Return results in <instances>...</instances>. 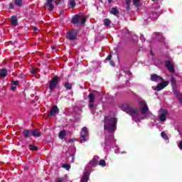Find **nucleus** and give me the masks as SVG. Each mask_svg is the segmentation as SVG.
<instances>
[{"label":"nucleus","instance_id":"13","mask_svg":"<svg viewBox=\"0 0 182 182\" xmlns=\"http://www.w3.org/2000/svg\"><path fill=\"white\" fill-rule=\"evenodd\" d=\"M23 136L25 139H29V137H32V129H24L23 131Z\"/></svg>","mask_w":182,"mask_h":182},{"label":"nucleus","instance_id":"45","mask_svg":"<svg viewBox=\"0 0 182 182\" xmlns=\"http://www.w3.org/2000/svg\"><path fill=\"white\" fill-rule=\"evenodd\" d=\"M72 163H75V155H72Z\"/></svg>","mask_w":182,"mask_h":182},{"label":"nucleus","instance_id":"39","mask_svg":"<svg viewBox=\"0 0 182 182\" xmlns=\"http://www.w3.org/2000/svg\"><path fill=\"white\" fill-rule=\"evenodd\" d=\"M36 70H38V69L33 68L31 70V73H33V75H35L36 73Z\"/></svg>","mask_w":182,"mask_h":182},{"label":"nucleus","instance_id":"29","mask_svg":"<svg viewBox=\"0 0 182 182\" xmlns=\"http://www.w3.org/2000/svg\"><path fill=\"white\" fill-rule=\"evenodd\" d=\"M111 14L112 15H117L119 14V10H117V8H112L111 10Z\"/></svg>","mask_w":182,"mask_h":182},{"label":"nucleus","instance_id":"2","mask_svg":"<svg viewBox=\"0 0 182 182\" xmlns=\"http://www.w3.org/2000/svg\"><path fill=\"white\" fill-rule=\"evenodd\" d=\"M121 109L122 110H123V112H125L127 114H129V116H131L132 120H134V119H138L140 114L139 109H137L136 108H134V107H133L130 104H127V103L123 104L121 106Z\"/></svg>","mask_w":182,"mask_h":182},{"label":"nucleus","instance_id":"35","mask_svg":"<svg viewBox=\"0 0 182 182\" xmlns=\"http://www.w3.org/2000/svg\"><path fill=\"white\" fill-rule=\"evenodd\" d=\"M63 168H65V170H70V165L68 164H63Z\"/></svg>","mask_w":182,"mask_h":182},{"label":"nucleus","instance_id":"28","mask_svg":"<svg viewBox=\"0 0 182 182\" xmlns=\"http://www.w3.org/2000/svg\"><path fill=\"white\" fill-rule=\"evenodd\" d=\"M110 23H112V21L109 18H105L104 20V25L105 26H110Z\"/></svg>","mask_w":182,"mask_h":182},{"label":"nucleus","instance_id":"8","mask_svg":"<svg viewBox=\"0 0 182 182\" xmlns=\"http://www.w3.org/2000/svg\"><path fill=\"white\" fill-rule=\"evenodd\" d=\"M168 115V111L167 109H161L159 115L160 122H164L167 120V116Z\"/></svg>","mask_w":182,"mask_h":182},{"label":"nucleus","instance_id":"16","mask_svg":"<svg viewBox=\"0 0 182 182\" xmlns=\"http://www.w3.org/2000/svg\"><path fill=\"white\" fill-rule=\"evenodd\" d=\"M80 19V15L79 14H76L75 15L72 19H71V22L72 23H73L74 25H76L77 23H79V20Z\"/></svg>","mask_w":182,"mask_h":182},{"label":"nucleus","instance_id":"33","mask_svg":"<svg viewBox=\"0 0 182 182\" xmlns=\"http://www.w3.org/2000/svg\"><path fill=\"white\" fill-rule=\"evenodd\" d=\"M161 136L164 140H168V136H167V134H166L164 132H161Z\"/></svg>","mask_w":182,"mask_h":182},{"label":"nucleus","instance_id":"49","mask_svg":"<svg viewBox=\"0 0 182 182\" xmlns=\"http://www.w3.org/2000/svg\"><path fill=\"white\" fill-rule=\"evenodd\" d=\"M60 15H63V11H60Z\"/></svg>","mask_w":182,"mask_h":182},{"label":"nucleus","instance_id":"48","mask_svg":"<svg viewBox=\"0 0 182 182\" xmlns=\"http://www.w3.org/2000/svg\"><path fill=\"white\" fill-rule=\"evenodd\" d=\"M113 0H108V3L109 4H112V1Z\"/></svg>","mask_w":182,"mask_h":182},{"label":"nucleus","instance_id":"51","mask_svg":"<svg viewBox=\"0 0 182 182\" xmlns=\"http://www.w3.org/2000/svg\"><path fill=\"white\" fill-rule=\"evenodd\" d=\"M53 50H55V47H52Z\"/></svg>","mask_w":182,"mask_h":182},{"label":"nucleus","instance_id":"50","mask_svg":"<svg viewBox=\"0 0 182 182\" xmlns=\"http://www.w3.org/2000/svg\"><path fill=\"white\" fill-rule=\"evenodd\" d=\"M156 35H160V33H155Z\"/></svg>","mask_w":182,"mask_h":182},{"label":"nucleus","instance_id":"10","mask_svg":"<svg viewBox=\"0 0 182 182\" xmlns=\"http://www.w3.org/2000/svg\"><path fill=\"white\" fill-rule=\"evenodd\" d=\"M165 68L171 72V73H175L176 70L174 69V65L171 63L170 60H166L165 61Z\"/></svg>","mask_w":182,"mask_h":182},{"label":"nucleus","instance_id":"43","mask_svg":"<svg viewBox=\"0 0 182 182\" xmlns=\"http://www.w3.org/2000/svg\"><path fill=\"white\" fill-rule=\"evenodd\" d=\"M109 65H111V66H114V61L113 60H109Z\"/></svg>","mask_w":182,"mask_h":182},{"label":"nucleus","instance_id":"17","mask_svg":"<svg viewBox=\"0 0 182 182\" xmlns=\"http://www.w3.org/2000/svg\"><path fill=\"white\" fill-rule=\"evenodd\" d=\"M89 181V172L85 171L80 179V182H87Z\"/></svg>","mask_w":182,"mask_h":182},{"label":"nucleus","instance_id":"38","mask_svg":"<svg viewBox=\"0 0 182 182\" xmlns=\"http://www.w3.org/2000/svg\"><path fill=\"white\" fill-rule=\"evenodd\" d=\"M55 182H63V178H55Z\"/></svg>","mask_w":182,"mask_h":182},{"label":"nucleus","instance_id":"15","mask_svg":"<svg viewBox=\"0 0 182 182\" xmlns=\"http://www.w3.org/2000/svg\"><path fill=\"white\" fill-rule=\"evenodd\" d=\"M151 80L152 82H159V80H164V79L159 76L157 74H152L151 75Z\"/></svg>","mask_w":182,"mask_h":182},{"label":"nucleus","instance_id":"3","mask_svg":"<svg viewBox=\"0 0 182 182\" xmlns=\"http://www.w3.org/2000/svg\"><path fill=\"white\" fill-rule=\"evenodd\" d=\"M59 76L55 75L54 76V77H53L50 82V92H53V90H55V88L56 87V86H58V84L59 83Z\"/></svg>","mask_w":182,"mask_h":182},{"label":"nucleus","instance_id":"41","mask_svg":"<svg viewBox=\"0 0 182 182\" xmlns=\"http://www.w3.org/2000/svg\"><path fill=\"white\" fill-rule=\"evenodd\" d=\"M14 3H10L9 4V9H14Z\"/></svg>","mask_w":182,"mask_h":182},{"label":"nucleus","instance_id":"44","mask_svg":"<svg viewBox=\"0 0 182 182\" xmlns=\"http://www.w3.org/2000/svg\"><path fill=\"white\" fill-rule=\"evenodd\" d=\"M11 90H15V89H16V85H14L11 84Z\"/></svg>","mask_w":182,"mask_h":182},{"label":"nucleus","instance_id":"27","mask_svg":"<svg viewBox=\"0 0 182 182\" xmlns=\"http://www.w3.org/2000/svg\"><path fill=\"white\" fill-rule=\"evenodd\" d=\"M133 5L135 6V8L139 9V7L140 6V0H133Z\"/></svg>","mask_w":182,"mask_h":182},{"label":"nucleus","instance_id":"19","mask_svg":"<svg viewBox=\"0 0 182 182\" xmlns=\"http://www.w3.org/2000/svg\"><path fill=\"white\" fill-rule=\"evenodd\" d=\"M8 75V70L6 68H3L0 71V76L1 77H5Z\"/></svg>","mask_w":182,"mask_h":182},{"label":"nucleus","instance_id":"20","mask_svg":"<svg viewBox=\"0 0 182 182\" xmlns=\"http://www.w3.org/2000/svg\"><path fill=\"white\" fill-rule=\"evenodd\" d=\"M132 3V0H125V4H126V11L127 12L130 11V4Z\"/></svg>","mask_w":182,"mask_h":182},{"label":"nucleus","instance_id":"37","mask_svg":"<svg viewBox=\"0 0 182 182\" xmlns=\"http://www.w3.org/2000/svg\"><path fill=\"white\" fill-rule=\"evenodd\" d=\"M11 85L14 86H18L19 85V81H12Z\"/></svg>","mask_w":182,"mask_h":182},{"label":"nucleus","instance_id":"14","mask_svg":"<svg viewBox=\"0 0 182 182\" xmlns=\"http://www.w3.org/2000/svg\"><path fill=\"white\" fill-rule=\"evenodd\" d=\"M99 156H95L92 160L90 161V164L92 166V167H96L99 163Z\"/></svg>","mask_w":182,"mask_h":182},{"label":"nucleus","instance_id":"5","mask_svg":"<svg viewBox=\"0 0 182 182\" xmlns=\"http://www.w3.org/2000/svg\"><path fill=\"white\" fill-rule=\"evenodd\" d=\"M67 39L69 41H76L77 39V31H70L67 33Z\"/></svg>","mask_w":182,"mask_h":182},{"label":"nucleus","instance_id":"32","mask_svg":"<svg viewBox=\"0 0 182 182\" xmlns=\"http://www.w3.org/2000/svg\"><path fill=\"white\" fill-rule=\"evenodd\" d=\"M99 166H101V167H106V161L101 159L99 161Z\"/></svg>","mask_w":182,"mask_h":182},{"label":"nucleus","instance_id":"11","mask_svg":"<svg viewBox=\"0 0 182 182\" xmlns=\"http://www.w3.org/2000/svg\"><path fill=\"white\" fill-rule=\"evenodd\" d=\"M166 86H168V81L162 80L161 82L156 85V90L160 92V90H163V89H164V87H166Z\"/></svg>","mask_w":182,"mask_h":182},{"label":"nucleus","instance_id":"26","mask_svg":"<svg viewBox=\"0 0 182 182\" xmlns=\"http://www.w3.org/2000/svg\"><path fill=\"white\" fill-rule=\"evenodd\" d=\"M29 150H31V151H36L38 150H39V147L36 146L34 145L30 144L29 145Z\"/></svg>","mask_w":182,"mask_h":182},{"label":"nucleus","instance_id":"47","mask_svg":"<svg viewBox=\"0 0 182 182\" xmlns=\"http://www.w3.org/2000/svg\"><path fill=\"white\" fill-rule=\"evenodd\" d=\"M33 31H38V28L33 27Z\"/></svg>","mask_w":182,"mask_h":182},{"label":"nucleus","instance_id":"6","mask_svg":"<svg viewBox=\"0 0 182 182\" xmlns=\"http://www.w3.org/2000/svg\"><path fill=\"white\" fill-rule=\"evenodd\" d=\"M56 114H59V108L58 107V105H53L50 108V112L48 114V116L49 118H50L56 116Z\"/></svg>","mask_w":182,"mask_h":182},{"label":"nucleus","instance_id":"36","mask_svg":"<svg viewBox=\"0 0 182 182\" xmlns=\"http://www.w3.org/2000/svg\"><path fill=\"white\" fill-rule=\"evenodd\" d=\"M86 21H87V17H82L81 18V24L84 25V23H86Z\"/></svg>","mask_w":182,"mask_h":182},{"label":"nucleus","instance_id":"40","mask_svg":"<svg viewBox=\"0 0 182 182\" xmlns=\"http://www.w3.org/2000/svg\"><path fill=\"white\" fill-rule=\"evenodd\" d=\"M105 60H112V55H108V56L106 58Z\"/></svg>","mask_w":182,"mask_h":182},{"label":"nucleus","instance_id":"12","mask_svg":"<svg viewBox=\"0 0 182 182\" xmlns=\"http://www.w3.org/2000/svg\"><path fill=\"white\" fill-rule=\"evenodd\" d=\"M47 2L44 4V8H48V11H53V8H55V6H53V0H46Z\"/></svg>","mask_w":182,"mask_h":182},{"label":"nucleus","instance_id":"30","mask_svg":"<svg viewBox=\"0 0 182 182\" xmlns=\"http://www.w3.org/2000/svg\"><path fill=\"white\" fill-rule=\"evenodd\" d=\"M113 139H114L113 135L106 136L105 137V144H107L108 141H112V140H113Z\"/></svg>","mask_w":182,"mask_h":182},{"label":"nucleus","instance_id":"18","mask_svg":"<svg viewBox=\"0 0 182 182\" xmlns=\"http://www.w3.org/2000/svg\"><path fill=\"white\" fill-rule=\"evenodd\" d=\"M31 136H33V137H41V132H39V129H35L32 130Z\"/></svg>","mask_w":182,"mask_h":182},{"label":"nucleus","instance_id":"34","mask_svg":"<svg viewBox=\"0 0 182 182\" xmlns=\"http://www.w3.org/2000/svg\"><path fill=\"white\" fill-rule=\"evenodd\" d=\"M173 94L177 97H180V91L176 90V88L173 89Z\"/></svg>","mask_w":182,"mask_h":182},{"label":"nucleus","instance_id":"46","mask_svg":"<svg viewBox=\"0 0 182 182\" xmlns=\"http://www.w3.org/2000/svg\"><path fill=\"white\" fill-rule=\"evenodd\" d=\"M140 39H141V41H144H144H146V38H144V37L143 36H141L140 37Z\"/></svg>","mask_w":182,"mask_h":182},{"label":"nucleus","instance_id":"31","mask_svg":"<svg viewBox=\"0 0 182 182\" xmlns=\"http://www.w3.org/2000/svg\"><path fill=\"white\" fill-rule=\"evenodd\" d=\"M14 2L16 6H21L23 4L22 0H14Z\"/></svg>","mask_w":182,"mask_h":182},{"label":"nucleus","instance_id":"22","mask_svg":"<svg viewBox=\"0 0 182 182\" xmlns=\"http://www.w3.org/2000/svg\"><path fill=\"white\" fill-rule=\"evenodd\" d=\"M171 83L172 89H176V87H177L176 78L174 77H172L171 78Z\"/></svg>","mask_w":182,"mask_h":182},{"label":"nucleus","instance_id":"21","mask_svg":"<svg viewBox=\"0 0 182 182\" xmlns=\"http://www.w3.org/2000/svg\"><path fill=\"white\" fill-rule=\"evenodd\" d=\"M11 25L14 26H16V25H18V18L16 16H13L11 17Z\"/></svg>","mask_w":182,"mask_h":182},{"label":"nucleus","instance_id":"25","mask_svg":"<svg viewBox=\"0 0 182 182\" xmlns=\"http://www.w3.org/2000/svg\"><path fill=\"white\" fill-rule=\"evenodd\" d=\"M68 2L70 4V8H71V9H73V8L76 6V1L75 0H68Z\"/></svg>","mask_w":182,"mask_h":182},{"label":"nucleus","instance_id":"42","mask_svg":"<svg viewBox=\"0 0 182 182\" xmlns=\"http://www.w3.org/2000/svg\"><path fill=\"white\" fill-rule=\"evenodd\" d=\"M178 148L180 149V150H182V141L179 142Z\"/></svg>","mask_w":182,"mask_h":182},{"label":"nucleus","instance_id":"23","mask_svg":"<svg viewBox=\"0 0 182 182\" xmlns=\"http://www.w3.org/2000/svg\"><path fill=\"white\" fill-rule=\"evenodd\" d=\"M72 86H73V84L69 82H66L64 84V87H65V89L67 90H72Z\"/></svg>","mask_w":182,"mask_h":182},{"label":"nucleus","instance_id":"7","mask_svg":"<svg viewBox=\"0 0 182 182\" xmlns=\"http://www.w3.org/2000/svg\"><path fill=\"white\" fill-rule=\"evenodd\" d=\"M139 105L142 106L140 107L141 114H147V113H149V107L147 106L146 102L141 101L139 102Z\"/></svg>","mask_w":182,"mask_h":182},{"label":"nucleus","instance_id":"1","mask_svg":"<svg viewBox=\"0 0 182 182\" xmlns=\"http://www.w3.org/2000/svg\"><path fill=\"white\" fill-rule=\"evenodd\" d=\"M104 129L107 130L109 133H113L116 131V126H117V118L112 117L110 116H105L104 118Z\"/></svg>","mask_w":182,"mask_h":182},{"label":"nucleus","instance_id":"4","mask_svg":"<svg viewBox=\"0 0 182 182\" xmlns=\"http://www.w3.org/2000/svg\"><path fill=\"white\" fill-rule=\"evenodd\" d=\"M87 137H89V130H87V127H84L80 132V138L82 139L81 143L87 141Z\"/></svg>","mask_w":182,"mask_h":182},{"label":"nucleus","instance_id":"9","mask_svg":"<svg viewBox=\"0 0 182 182\" xmlns=\"http://www.w3.org/2000/svg\"><path fill=\"white\" fill-rule=\"evenodd\" d=\"M88 98H89V107L90 110H92V109L95 107V94L90 93L88 95Z\"/></svg>","mask_w":182,"mask_h":182},{"label":"nucleus","instance_id":"24","mask_svg":"<svg viewBox=\"0 0 182 182\" xmlns=\"http://www.w3.org/2000/svg\"><path fill=\"white\" fill-rule=\"evenodd\" d=\"M65 136H66V131L64 129L58 134L59 139H65Z\"/></svg>","mask_w":182,"mask_h":182}]
</instances>
